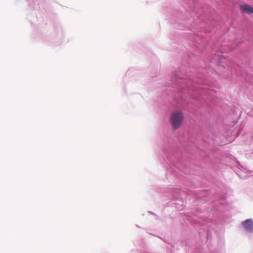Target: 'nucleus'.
Here are the masks:
<instances>
[{"mask_svg": "<svg viewBox=\"0 0 253 253\" xmlns=\"http://www.w3.org/2000/svg\"><path fill=\"white\" fill-rule=\"evenodd\" d=\"M181 69L176 71L172 78L171 87L176 93L175 97L180 101L184 102L188 98L197 99L194 94L196 93L195 86L197 85L207 86L206 75L200 72L195 74H183Z\"/></svg>", "mask_w": 253, "mask_h": 253, "instance_id": "obj_1", "label": "nucleus"}, {"mask_svg": "<svg viewBox=\"0 0 253 253\" xmlns=\"http://www.w3.org/2000/svg\"><path fill=\"white\" fill-rule=\"evenodd\" d=\"M159 147L165 156L164 161L170 167L169 169V171L173 170L175 172L174 173L175 175H176V170L185 173L184 170L180 168L181 165L180 158V152L177 145L170 144L169 142L165 140L161 142Z\"/></svg>", "mask_w": 253, "mask_h": 253, "instance_id": "obj_2", "label": "nucleus"}, {"mask_svg": "<svg viewBox=\"0 0 253 253\" xmlns=\"http://www.w3.org/2000/svg\"><path fill=\"white\" fill-rule=\"evenodd\" d=\"M178 19L173 23L174 26L180 30H192L196 28L199 21H196L195 18L192 16L189 17L191 15L190 12L186 11L184 14L182 12H179Z\"/></svg>", "mask_w": 253, "mask_h": 253, "instance_id": "obj_3", "label": "nucleus"}, {"mask_svg": "<svg viewBox=\"0 0 253 253\" xmlns=\"http://www.w3.org/2000/svg\"><path fill=\"white\" fill-rule=\"evenodd\" d=\"M238 62H235L231 65L230 68L231 72L236 73L238 76H241L246 81L247 75H251L245 71L248 67H251L249 57L245 54L242 53L238 57Z\"/></svg>", "mask_w": 253, "mask_h": 253, "instance_id": "obj_4", "label": "nucleus"}, {"mask_svg": "<svg viewBox=\"0 0 253 253\" xmlns=\"http://www.w3.org/2000/svg\"><path fill=\"white\" fill-rule=\"evenodd\" d=\"M66 35L65 28L59 22L55 23L52 33V42L61 45L64 41Z\"/></svg>", "mask_w": 253, "mask_h": 253, "instance_id": "obj_5", "label": "nucleus"}, {"mask_svg": "<svg viewBox=\"0 0 253 253\" xmlns=\"http://www.w3.org/2000/svg\"><path fill=\"white\" fill-rule=\"evenodd\" d=\"M184 119V115L182 111H177L172 113L169 122L173 130H177L182 125Z\"/></svg>", "mask_w": 253, "mask_h": 253, "instance_id": "obj_6", "label": "nucleus"}, {"mask_svg": "<svg viewBox=\"0 0 253 253\" xmlns=\"http://www.w3.org/2000/svg\"><path fill=\"white\" fill-rule=\"evenodd\" d=\"M241 224L247 233H253V220L252 219H247L243 221Z\"/></svg>", "mask_w": 253, "mask_h": 253, "instance_id": "obj_7", "label": "nucleus"}, {"mask_svg": "<svg viewBox=\"0 0 253 253\" xmlns=\"http://www.w3.org/2000/svg\"><path fill=\"white\" fill-rule=\"evenodd\" d=\"M211 238L210 237L209 233H208L207 235V243L208 244V249L210 251V252L211 253H225V250L223 247H221L218 249H216L214 251L212 250L211 249Z\"/></svg>", "mask_w": 253, "mask_h": 253, "instance_id": "obj_8", "label": "nucleus"}, {"mask_svg": "<svg viewBox=\"0 0 253 253\" xmlns=\"http://www.w3.org/2000/svg\"><path fill=\"white\" fill-rule=\"evenodd\" d=\"M241 10L242 13L248 14H253V7L244 4L241 6Z\"/></svg>", "mask_w": 253, "mask_h": 253, "instance_id": "obj_9", "label": "nucleus"}, {"mask_svg": "<svg viewBox=\"0 0 253 253\" xmlns=\"http://www.w3.org/2000/svg\"><path fill=\"white\" fill-rule=\"evenodd\" d=\"M169 192L171 193V196L173 199H178L180 197V192L177 189L171 188L169 190Z\"/></svg>", "mask_w": 253, "mask_h": 253, "instance_id": "obj_10", "label": "nucleus"}, {"mask_svg": "<svg viewBox=\"0 0 253 253\" xmlns=\"http://www.w3.org/2000/svg\"><path fill=\"white\" fill-rule=\"evenodd\" d=\"M246 81L253 84V75H248L246 77Z\"/></svg>", "mask_w": 253, "mask_h": 253, "instance_id": "obj_11", "label": "nucleus"}, {"mask_svg": "<svg viewBox=\"0 0 253 253\" xmlns=\"http://www.w3.org/2000/svg\"><path fill=\"white\" fill-rule=\"evenodd\" d=\"M157 189V188L153 187L150 189L149 193L151 194V195H152V196H154V193L155 192Z\"/></svg>", "mask_w": 253, "mask_h": 253, "instance_id": "obj_12", "label": "nucleus"}, {"mask_svg": "<svg viewBox=\"0 0 253 253\" xmlns=\"http://www.w3.org/2000/svg\"><path fill=\"white\" fill-rule=\"evenodd\" d=\"M220 56H222V54H220ZM224 58V57H221V56L218 57L219 62H218V65H219V66H222V65H221V63H222V62H221V60L222 59V58Z\"/></svg>", "mask_w": 253, "mask_h": 253, "instance_id": "obj_13", "label": "nucleus"}, {"mask_svg": "<svg viewBox=\"0 0 253 253\" xmlns=\"http://www.w3.org/2000/svg\"><path fill=\"white\" fill-rule=\"evenodd\" d=\"M148 213L151 214H152V215H153L155 216L156 217V219L157 220H159L160 219V217L159 216L157 215L156 214H155L153 212L151 211H149Z\"/></svg>", "mask_w": 253, "mask_h": 253, "instance_id": "obj_14", "label": "nucleus"}, {"mask_svg": "<svg viewBox=\"0 0 253 253\" xmlns=\"http://www.w3.org/2000/svg\"><path fill=\"white\" fill-rule=\"evenodd\" d=\"M197 45H196V48H199L200 46V43H199L198 42H197Z\"/></svg>", "mask_w": 253, "mask_h": 253, "instance_id": "obj_15", "label": "nucleus"}]
</instances>
